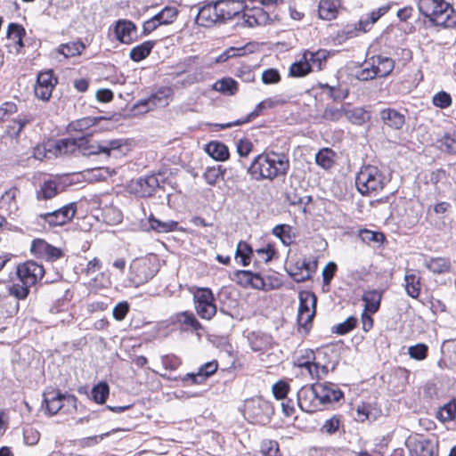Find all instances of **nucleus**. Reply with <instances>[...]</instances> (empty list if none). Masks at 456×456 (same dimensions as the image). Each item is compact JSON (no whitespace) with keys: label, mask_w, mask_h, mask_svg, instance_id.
I'll return each mask as SVG.
<instances>
[{"label":"nucleus","mask_w":456,"mask_h":456,"mask_svg":"<svg viewBox=\"0 0 456 456\" xmlns=\"http://www.w3.org/2000/svg\"><path fill=\"white\" fill-rule=\"evenodd\" d=\"M289 169V160L285 154L274 151L257 155L250 166L248 173L256 181H273L278 176H284Z\"/></svg>","instance_id":"nucleus-1"},{"label":"nucleus","mask_w":456,"mask_h":456,"mask_svg":"<svg viewBox=\"0 0 456 456\" xmlns=\"http://www.w3.org/2000/svg\"><path fill=\"white\" fill-rule=\"evenodd\" d=\"M419 12L436 26L452 28L456 25V12L444 0H419Z\"/></svg>","instance_id":"nucleus-2"},{"label":"nucleus","mask_w":456,"mask_h":456,"mask_svg":"<svg viewBox=\"0 0 456 456\" xmlns=\"http://www.w3.org/2000/svg\"><path fill=\"white\" fill-rule=\"evenodd\" d=\"M355 185L362 195L381 191L385 185L383 174L374 166L362 167L355 178Z\"/></svg>","instance_id":"nucleus-3"},{"label":"nucleus","mask_w":456,"mask_h":456,"mask_svg":"<svg viewBox=\"0 0 456 456\" xmlns=\"http://www.w3.org/2000/svg\"><path fill=\"white\" fill-rule=\"evenodd\" d=\"M338 362L339 355L334 348L326 346L317 349L314 353L313 368L310 370L311 378L320 379L329 372L334 371Z\"/></svg>","instance_id":"nucleus-4"},{"label":"nucleus","mask_w":456,"mask_h":456,"mask_svg":"<svg viewBox=\"0 0 456 456\" xmlns=\"http://www.w3.org/2000/svg\"><path fill=\"white\" fill-rule=\"evenodd\" d=\"M122 146L123 144L120 140H104L98 142L94 140L89 134H86L80 136L78 152L86 157L101 153L110 156L112 151H119Z\"/></svg>","instance_id":"nucleus-5"},{"label":"nucleus","mask_w":456,"mask_h":456,"mask_svg":"<svg viewBox=\"0 0 456 456\" xmlns=\"http://www.w3.org/2000/svg\"><path fill=\"white\" fill-rule=\"evenodd\" d=\"M273 413V410L270 403L262 398H253L245 403L244 415L254 424H267Z\"/></svg>","instance_id":"nucleus-6"},{"label":"nucleus","mask_w":456,"mask_h":456,"mask_svg":"<svg viewBox=\"0 0 456 456\" xmlns=\"http://www.w3.org/2000/svg\"><path fill=\"white\" fill-rule=\"evenodd\" d=\"M76 213L77 203L71 202L52 212L39 214L37 216L36 220L37 224L44 222L47 224L49 227L53 228L70 222Z\"/></svg>","instance_id":"nucleus-7"},{"label":"nucleus","mask_w":456,"mask_h":456,"mask_svg":"<svg viewBox=\"0 0 456 456\" xmlns=\"http://www.w3.org/2000/svg\"><path fill=\"white\" fill-rule=\"evenodd\" d=\"M214 295L210 289L200 288L193 294L194 307L198 315L206 320L212 319L216 313Z\"/></svg>","instance_id":"nucleus-8"},{"label":"nucleus","mask_w":456,"mask_h":456,"mask_svg":"<svg viewBox=\"0 0 456 456\" xmlns=\"http://www.w3.org/2000/svg\"><path fill=\"white\" fill-rule=\"evenodd\" d=\"M390 9L389 5H384L377 10H373L372 12L367 13L365 16H362L358 24L354 28L347 26L344 30L343 34L346 35V38H352L357 36L358 31L367 32L370 30V27L379 20L383 15H385Z\"/></svg>","instance_id":"nucleus-9"},{"label":"nucleus","mask_w":456,"mask_h":456,"mask_svg":"<svg viewBox=\"0 0 456 456\" xmlns=\"http://www.w3.org/2000/svg\"><path fill=\"white\" fill-rule=\"evenodd\" d=\"M19 281L30 287L41 281L45 274V268L35 261H27L17 266Z\"/></svg>","instance_id":"nucleus-10"},{"label":"nucleus","mask_w":456,"mask_h":456,"mask_svg":"<svg viewBox=\"0 0 456 456\" xmlns=\"http://www.w3.org/2000/svg\"><path fill=\"white\" fill-rule=\"evenodd\" d=\"M159 187H160V182L155 175L139 177L131 181L129 184L130 191L141 198L152 196Z\"/></svg>","instance_id":"nucleus-11"},{"label":"nucleus","mask_w":456,"mask_h":456,"mask_svg":"<svg viewBox=\"0 0 456 456\" xmlns=\"http://www.w3.org/2000/svg\"><path fill=\"white\" fill-rule=\"evenodd\" d=\"M297 395V404L302 411L306 412H314L322 410L316 383L312 386L302 387L298 390Z\"/></svg>","instance_id":"nucleus-12"},{"label":"nucleus","mask_w":456,"mask_h":456,"mask_svg":"<svg viewBox=\"0 0 456 456\" xmlns=\"http://www.w3.org/2000/svg\"><path fill=\"white\" fill-rule=\"evenodd\" d=\"M317 267L316 261H308L305 258H299L289 264L287 272L297 282L305 281L311 278Z\"/></svg>","instance_id":"nucleus-13"},{"label":"nucleus","mask_w":456,"mask_h":456,"mask_svg":"<svg viewBox=\"0 0 456 456\" xmlns=\"http://www.w3.org/2000/svg\"><path fill=\"white\" fill-rule=\"evenodd\" d=\"M77 398L74 395L61 393H46L44 395V403L50 415L58 413L65 404L77 408Z\"/></svg>","instance_id":"nucleus-14"},{"label":"nucleus","mask_w":456,"mask_h":456,"mask_svg":"<svg viewBox=\"0 0 456 456\" xmlns=\"http://www.w3.org/2000/svg\"><path fill=\"white\" fill-rule=\"evenodd\" d=\"M316 297L313 293L301 292L299 294V306L297 313V322L300 326L305 328L314 315V310H310V305L315 307Z\"/></svg>","instance_id":"nucleus-15"},{"label":"nucleus","mask_w":456,"mask_h":456,"mask_svg":"<svg viewBox=\"0 0 456 456\" xmlns=\"http://www.w3.org/2000/svg\"><path fill=\"white\" fill-rule=\"evenodd\" d=\"M56 83L57 79L51 70L40 72L35 86V95L40 100L48 101Z\"/></svg>","instance_id":"nucleus-16"},{"label":"nucleus","mask_w":456,"mask_h":456,"mask_svg":"<svg viewBox=\"0 0 456 456\" xmlns=\"http://www.w3.org/2000/svg\"><path fill=\"white\" fill-rule=\"evenodd\" d=\"M30 250L35 256L45 258L47 261H55L63 256L61 248L50 245L42 239L34 240Z\"/></svg>","instance_id":"nucleus-17"},{"label":"nucleus","mask_w":456,"mask_h":456,"mask_svg":"<svg viewBox=\"0 0 456 456\" xmlns=\"http://www.w3.org/2000/svg\"><path fill=\"white\" fill-rule=\"evenodd\" d=\"M216 4L222 23L239 15L246 7L243 0H217Z\"/></svg>","instance_id":"nucleus-18"},{"label":"nucleus","mask_w":456,"mask_h":456,"mask_svg":"<svg viewBox=\"0 0 456 456\" xmlns=\"http://www.w3.org/2000/svg\"><path fill=\"white\" fill-rule=\"evenodd\" d=\"M317 392L321 408L338 402L343 397V392L337 387V385L330 382L316 383Z\"/></svg>","instance_id":"nucleus-19"},{"label":"nucleus","mask_w":456,"mask_h":456,"mask_svg":"<svg viewBox=\"0 0 456 456\" xmlns=\"http://www.w3.org/2000/svg\"><path fill=\"white\" fill-rule=\"evenodd\" d=\"M116 38L123 43L129 45L137 38V29L134 22L128 20H119L114 27Z\"/></svg>","instance_id":"nucleus-20"},{"label":"nucleus","mask_w":456,"mask_h":456,"mask_svg":"<svg viewBox=\"0 0 456 456\" xmlns=\"http://www.w3.org/2000/svg\"><path fill=\"white\" fill-rule=\"evenodd\" d=\"M195 20L198 25L207 28L222 23L216 2L205 4L200 8Z\"/></svg>","instance_id":"nucleus-21"},{"label":"nucleus","mask_w":456,"mask_h":456,"mask_svg":"<svg viewBox=\"0 0 456 456\" xmlns=\"http://www.w3.org/2000/svg\"><path fill=\"white\" fill-rule=\"evenodd\" d=\"M218 368L216 361H211L201 365L196 373H187L182 380L190 384H202L208 378L213 375Z\"/></svg>","instance_id":"nucleus-22"},{"label":"nucleus","mask_w":456,"mask_h":456,"mask_svg":"<svg viewBox=\"0 0 456 456\" xmlns=\"http://www.w3.org/2000/svg\"><path fill=\"white\" fill-rule=\"evenodd\" d=\"M19 195L20 190L17 187H11L5 191L0 198V210L9 216H16L19 210Z\"/></svg>","instance_id":"nucleus-23"},{"label":"nucleus","mask_w":456,"mask_h":456,"mask_svg":"<svg viewBox=\"0 0 456 456\" xmlns=\"http://www.w3.org/2000/svg\"><path fill=\"white\" fill-rule=\"evenodd\" d=\"M411 456H435V444L432 441L419 437L410 443Z\"/></svg>","instance_id":"nucleus-24"},{"label":"nucleus","mask_w":456,"mask_h":456,"mask_svg":"<svg viewBox=\"0 0 456 456\" xmlns=\"http://www.w3.org/2000/svg\"><path fill=\"white\" fill-rule=\"evenodd\" d=\"M380 118L385 125L392 129H401L405 123L404 115L391 108L382 110Z\"/></svg>","instance_id":"nucleus-25"},{"label":"nucleus","mask_w":456,"mask_h":456,"mask_svg":"<svg viewBox=\"0 0 456 456\" xmlns=\"http://www.w3.org/2000/svg\"><path fill=\"white\" fill-rule=\"evenodd\" d=\"M345 117L354 125L362 126L370 119V113L362 107H350L346 104Z\"/></svg>","instance_id":"nucleus-26"},{"label":"nucleus","mask_w":456,"mask_h":456,"mask_svg":"<svg viewBox=\"0 0 456 456\" xmlns=\"http://www.w3.org/2000/svg\"><path fill=\"white\" fill-rule=\"evenodd\" d=\"M314 353L315 352L312 349H301L297 351L294 355V365L306 369L307 372L310 374L314 361Z\"/></svg>","instance_id":"nucleus-27"},{"label":"nucleus","mask_w":456,"mask_h":456,"mask_svg":"<svg viewBox=\"0 0 456 456\" xmlns=\"http://www.w3.org/2000/svg\"><path fill=\"white\" fill-rule=\"evenodd\" d=\"M54 150L56 157L59 155H65L69 153H73L76 151H78V144H80V137L73 138L69 137L65 139H61L58 142H54Z\"/></svg>","instance_id":"nucleus-28"},{"label":"nucleus","mask_w":456,"mask_h":456,"mask_svg":"<svg viewBox=\"0 0 456 456\" xmlns=\"http://www.w3.org/2000/svg\"><path fill=\"white\" fill-rule=\"evenodd\" d=\"M346 104L341 107H336L333 105H327L321 116L315 118L318 123L324 121L328 122H338L345 116Z\"/></svg>","instance_id":"nucleus-29"},{"label":"nucleus","mask_w":456,"mask_h":456,"mask_svg":"<svg viewBox=\"0 0 456 456\" xmlns=\"http://www.w3.org/2000/svg\"><path fill=\"white\" fill-rule=\"evenodd\" d=\"M59 193V183L54 180L44 181L37 191V199L41 200H51Z\"/></svg>","instance_id":"nucleus-30"},{"label":"nucleus","mask_w":456,"mask_h":456,"mask_svg":"<svg viewBox=\"0 0 456 456\" xmlns=\"http://www.w3.org/2000/svg\"><path fill=\"white\" fill-rule=\"evenodd\" d=\"M175 322L184 326V329L190 328L193 331L202 329V325L191 312L184 311L177 313L175 316Z\"/></svg>","instance_id":"nucleus-31"},{"label":"nucleus","mask_w":456,"mask_h":456,"mask_svg":"<svg viewBox=\"0 0 456 456\" xmlns=\"http://www.w3.org/2000/svg\"><path fill=\"white\" fill-rule=\"evenodd\" d=\"M207 153L216 160L224 161L229 157L228 147L220 142H210L206 146Z\"/></svg>","instance_id":"nucleus-32"},{"label":"nucleus","mask_w":456,"mask_h":456,"mask_svg":"<svg viewBox=\"0 0 456 456\" xmlns=\"http://www.w3.org/2000/svg\"><path fill=\"white\" fill-rule=\"evenodd\" d=\"M372 59H375L374 67L379 77H384L391 74L395 68L393 59L381 55L372 56Z\"/></svg>","instance_id":"nucleus-33"},{"label":"nucleus","mask_w":456,"mask_h":456,"mask_svg":"<svg viewBox=\"0 0 456 456\" xmlns=\"http://www.w3.org/2000/svg\"><path fill=\"white\" fill-rule=\"evenodd\" d=\"M425 266L434 273H444L450 270L451 262L444 257H431L425 261Z\"/></svg>","instance_id":"nucleus-34"},{"label":"nucleus","mask_w":456,"mask_h":456,"mask_svg":"<svg viewBox=\"0 0 456 456\" xmlns=\"http://www.w3.org/2000/svg\"><path fill=\"white\" fill-rule=\"evenodd\" d=\"M272 233L279 238L283 245L289 246L293 243L295 235L292 232V227L289 224H277L273 230Z\"/></svg>","instance_id":"nucleus-35"},{"label":"nucleus","mask_w":456,"mask_h":456,"mask_svg":"<svg viewBox=\"0 0 456 456\" xmlns=\"http://www.w3.org/2000/svg\"><path fill=\"white\" fill-rule=\"evenodd\" d=\"M338 13L337 4L331 0H321L318 6L319 17L325 20H331Z\"/></svg>","instance_id":"nucleus-36"},{"label":"nucleus","mask_w":456,"mask_h":456,"mask_svg":"<svg viewBox=\"0 0 456 456\" xmlns=\"http://www.w3.org/2000/svg\"><path fill=\"white\" fill-rule=\"evenodd\" d=\"M154 41H145L139 45L132 48L129 53V57L132 61L138 62L144 60L151 53L154 47Z\"/></svg>","instance_id":"nucleus-37"},{"label":"nucleus","mask_w":456,"mask_h":456,"mask_svg":"<svg viewBox=\"0 0 456 456\" xmlns=\"http://www.w3.org/2000/svg\"><path fill=\"white\" fill-rule=\"evenodd\" d=\"M6 294L12 297L16 300H23L27 298L29 294L30 286L26 285L19 281L6 285Z\"/></svg>","instance_id":"nucleus-38"},{"label":"nucleus","mask_w":456,"mask_h":456,"mask_svg":"<svg viewBox=\"0 0 456 456\" xmlns=\"http://www.w3.org/2000/svg\"><path fill=\"white\" fill-rule=\"evenodd\" d=\"M150 227L151 230L157 232H169L177 229L178 223L173 220L168 221H161L153 215L149 216Z\"/></svg>","instance_id":"nucleus-39"},{"label":"nucleus","mask_w":456,"mask_h":456,"mask_svg":"<svg viewBox=\"0 0 456 456\" xmlns=\"http://www.w3.org/2000/svg\"><path fill=\"white\" fill-rule=\"evenodd\" d=\"M264 110H265V107L264 106V103L262 101L261 102L256 104L254 110L251 111L249 114H248V116L245 118L237 119V120H235L233 122H230V123L216 124V126H218L220 129H226V128L235 126H240V125L246 124V123L251 121L252 119L256 118V117H258Z\"/></svg>","instance_id":"nucleus-40"},{"label":"nucleus","mask_w":456,"mask_h":456,"mask_svg":"<svg viewBox=\"0 0 456 456\" xmlns=\"http://www.w3.org/2000/svg\"><path fill=\"white\" fill-rule=\"evenodd\" d=\"M86 49V45L81 41L69 42L59 46L58 53L63 54L66 58L80 55Z\"/></svg>","instance_id":"nucleus-41"},{"label":"nucleus","mask_w":456,"mask_h":456,"mask_svg":"<svg viewBox=\"0 0 456 456\" xmlns=\"http://www.w3.org/2000/svg\"><path fill=\"white\" fill-rule=\"evenodd\" d=\"M381 294L377 290L366 291L362 295V301L365 303L364 311L376 313L379 308Z\"/></svg>","instance_id":"nucleus-42"},{"label":"nucleus","mask_w":456,"mask_h":456,"mask_svg":"<svg viewBox=\"0 0 456 456\" xmlns=\"http://www.w3.org/2000/svg\"><path fill=\"white\" fill-rule=\"evenodd\" d=\"M404 281L407 295L417 298L420 292V278L414 273H407L404 276Z\"/></svg>","instance_id":"nucleus-43"},{"label":"nucleus","mask_w":456,"mask_h":456,"mask_svg":"<svg viewBox=\"0 0 456 456\" xmlns=\"http://www.w3.org/2000/svg\"><path fill=\"white\" fill-rule=\"evenodd\" d=\"M54 142H47L34 148L33 155L37 159L44 160L56 157Z\"/></svg>","instance_id":"nucleus-44"},{"label":"nucleus","mask_w":456,"mask_h":456,"mask_svg":"<svg viewBox=\"0 0 456 456\" xmlns=\"http://www.w3.org/2000/svg\"><path fill=\"white\" fill-rule=\"evenodd\" d=\"M335 152L329 149L323 148L318 151L315 156V162L317 165L322 167L324 169L330 168L335 161H334Z\"/></svg>","instance_id":"nucleus-45"},{"label":"nucleus","mask_w":456,"mask_h":456,"mask_svg":"<svg viewBox=\"0 0 456 456\" xmlns=\"http://www.w3.org/2000/svg\"><path fill=\"white\" fill-rule=\"evenodd\" d=\"M326 52L324 50H319L317 52H305L303 58L306 62L310 63L311 70L316 69L317 70L322 69V62L326 60Z\"/></svg>","instance_id":"nucleus-46"},{"label":"nucleus","mask_w":456,"mask_h":456,"mask_svg":"<svg viewBox=\"0 0 456 456\" xmlns=\"http://www.w3.org/2000/svg\"><path fill=\"white\" fill-rule=\"evenodd\" d=\"M178 15V11L175 7L167 6L163 8L159 12L154 15L155 20L159 21L160 25H167L173 23Z\"/></svg>","instance_id":"nucleus-47"},{"label":"nucleus","mask_w":456,"mask_h":456,"mask_svg":"<svg viewBox=\"0 0 456 456\" xmlns=\"http://www.w3.org/2000/svg\"><path fill=\"white\" fill-rule=\"evenodd\" d=\"M134 269L136 272L134 282L137 284H143L155 275L154 271L151 270L146 263L138 264L134 266Z\"/></svg>","instance_id":"nucleus-48"},{"label":"nucleus","mask_w":456,"mask_h":456,"mask_svg":"<svg viewBox=\"0 0 456 456\" xmlns=\"http://www.w3.org/2000/svg\"><path fill=\"white\" fill-rule=\"evenodd\" d=\"M213 88L216 91H218V92H221L224 94H231V95L234 94L238 90L237 82L231 77L222 78V79L216 81L214 84Z\"/></svg>","instance_id":"nucleus-49"},{"label":"nucleus","mask_w":456,"mask_h":456,"mask_svg":"<svg viewBox=\"0 0 456 456\" xmlns=\"http://www.w3.org/2000/svg\"><path fill=\"white\" fill-rule=\"evenodd\" d=\"M374 62L375 59H372V57L369 61H366L365 67L357 72L356 78L361 81H368L379 77L374 67Z\"/></svg>","instance_id":"nucleus-50"},{"label":"nucleus","mask_w":456,"mask_h":456,"mask_svg":"<svg viewBox=\"0 0 456 456\" xmlns=\"http://www.w3.org/2000/svg\"><path fill=\"white\" fill-rule=\"evenodd\" d=\"M110 394V388L106 382H100L92 389V396L95 403L102 404Z\"/></svg>","instance_id":"nucleus-51"},{"label":"nucleus","mask_w":456,"mask_h":456,"mask_svg":"<svg viewBox=\"0 0 456 456\" xmlns=\"http://www.w3.org/2000/svg\"><path fill=\"white\" fill-rule=\"evenodd\" d=\"M25 35V29L21 25L11 23L7 29V37L14 41L20 46L23 45L22 37Z\"/></svg>","instance_id":"nucleus-52"},{"label":"nucleus","mask_w":456,"mask_h":456,"mask_svg":"<svg viewBox=\"0 0 456 456\" xmlns=\"http://www.w3.org/2000/svg\"><path fill=\"white\" fill-rule=\"evenodd\" d=\"M32 121V117L28 115L19 116L17 119L13 121V126H9L8 132L11 135L18 137L26 125Z\"/></svg>","instance_id":"nucleus-53"},{"label":"nucleus","mask_w":456,"mask_h":456,"mask_svg":"<svg viewBox=\"0 0 456 456\" xmlns=\"http://www.w3.org/2000/svg\"><path fill=\"white\" fill-rule=\"evenodd\" d=\"M240 275L247 277V281L250 282V286L256 289H265V282L258 273H254L251 271L242 270Z\"/></svg>","instance_id":"nucleus-54"},{"label":"nucleus","mask_w":456,"mask_h":456,"mask_svg":"<svg viewBox=\"0 0 456 456\" xmlns=\"http://www.w3.org/2000/svg\"><path fill=\"white\" fill-rule=\"evenodd\" d=\"M428 347L423 343H419L415 346H411L408 348V354L411 358L422 361L428 356Z\"/></svg>","instance_id":"nucleus-55"},{"label":"nucleus","mask_w":456,"mask_h":456,"mask_svg":"<svg viewBox=\"0 0 456 456\" xmlns=\"http://www.w3.org/2000/svg\"><path fill=\"white\" fill-rule=\"evenodd\" d=\"M441 151L456 154V134H445L439 141Z\"/></svg>","instance_id":"nucleus-56"},{"label":"nucleus","mask_w":456,"mask_h":456,"mask_svg":"<svg viewBox=\"0 0 456 456\" xmlns=\"http://www.w3.org/2000/svg\"><path fill=\"white\" fill-rule=\"evenodd\" d=\"M320 88L326 89L328 91L329 96L336 102H342L348 96V91H341L339 88L335 86H330L328 84H320Z\"/></svg>","instance_id":"nucleus-57"},{"label":"nucleus","mask_w":456,"mask_h":456,"mask_svg":"<svg viewBox=\"0 0 456 456\" xmlns=\"http://www.w3.org/2000/svg\"><path fill=\"white\" fill-rule=\"evenodd\" d=\"M432 102L436 107L446 109L452 105V100L448 93L441 91L433 96Z\"/></svg>","instance_id":"nucleus-58"},{"label":"nucleus","mask_w":456,"mask_h":456,"mask_svg":"<svg viewBox=\"0 0 456 456\" xmlns=\"http://www.w3.org/2000/svg\"><path fill=\"white\" fill-rule=\"evenodd\" d=\"M357 323V319L354 316H349L345 322L338 323L333 330L338 335H345L351 331Z\"/></svg>","instance_id":"nucleus-59"},{"label":"nucleus","mask_w":456,"mask_h":456,"mask_svg":"<svg viewBox=\"0 0 456 456\" xmlns=\"http://www.w3.org/2000/svg\"><path fill=\"white\" fill-rule=\"evenodd\" d=\"M311 70L310 63L305 61L295 62L290 66L289 75L292 77H303Z\"/></svg>","instance_id":"nucleus-60"},{"label":"nucleus","mask_w":456,"mask_h":456,"mask_svg":"<svg viewBox=\"0 0 456 456\" xmlns=\"http://www.w3.org/2000/svg\"><path fill=\"white\" fill-rule=\"evenodd\" d=\"M371 418L375 417L372 416V407L370 404L362 403L357 406L356 419L358 421L363 422L365 420L370 419Z\"/></svg>","instance_id":"nucleus-61"},{"label":"nucleus","mask_w":456,"mask_h":456,"mask_svg":"<svg viewBox=\"0 0 456 456\" xmlns=\"http://www.w3.org/2000/svg\"><path fill=\"white\" fill-rule=\"evenodd\" d=\"M439 416L444 421L456 419V402L445 404L439 411Z\"/></svg>","instance_id":"nucleus-62"},{"label":"nucleus","mask_w":456,"mask_h":456,"mask_svg":"<svg viewBox=\"0 0 456 456\" xmlns=\"http://www.w3.org/2000/svg\"><path fill=\"white\" fill-rule=\"evenodd\" d=\"M273 394L278 400L284 399L289 391V386L287 382L280 380L273 385Z\"/></svg>","instance_id":"nucleus-63"},{"label":"nucleus","mask_w":456,"mask_h":456,"mask_svg":"<svg viewBox=\"0 0 456 456\" xmlns=\"http://www.w3.org/2000/svg\"><path fill=\"white\" fill-rule=\"evenodd\" d=\"M261 452L264 456H278V443L272 440L264 441L261 444Z\"/></svg>","instance_id":"nucleus-64"}]
</instances>
